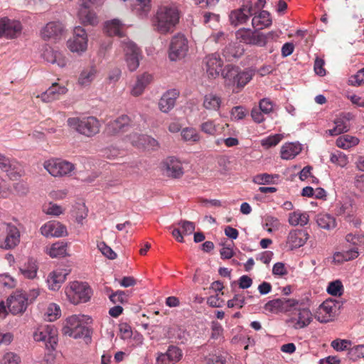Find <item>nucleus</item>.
Returning <instances> with one entry per match:
<instances>
[{
  "instance_id": "nucleus-1",
  "label": "nucleus",
  "mask_w": 364,
  "mask_h": 364,
  "mask_svg": "<svg viewBox=\"0 0 364 364\" xmlns=\"http://www.w3.org/2000/svg\"><path fill=\"white\" fill-rule=\"evenodd\" d=\"M180 19V12L175 4L160 6L155 14L153 26L154 29L161 34L173 31Z\"/></svg>"
},
{
  "instance_id": "nucleus-2",
  "label": "nucleus",
  "mask_w": 364,
  "mask_h": 364,
  "mask_svg": "<svg viewBox=\"0 0 364 364\" xmlns=\"http://www.w3.org/2000/svg\"><path fill=\"white\" fill-rule=\"evenodd\" d=\"M221 75L224 79V85L232 90L233 93H238L252 80L253 73L251 70H240L233 65H228L223 69Z\"/></svg>"
},
{
  "instance_id": "nucleus-3",
  "label": "nucleus",
  "mask_w": 364,
  "mask_h": 364,
  "mask_svg": "<svg viewBox=\"0 0 364 364\" xmlns=\"http://www.w3.org/2000/svg\"><path fill=\"white\" fill-rule=\"evenodd\" d=\"M85 316L73 315L63 323L62 333L74 338H90V330L84 324Z\"/></svg>"
},
{
  "instance_id": "nucleus-4",
  "label": "nucleus",
  "mask_w": 364,
  "mask_h": 364,
  "mask_svg": "<svg viewBox=\"0 0 364 364\" xmlns=\"http://www.w3.org/2000/svg\"><path fill=\"white\" fill-rule=\"evenodd\" d=\"M68 125L80 134L87 137L96 135L100 132V124L95 117L84 118L71 117L68 119Z\"/></svg>"
},
{
  "instance_id": "nucleus-5",
  "label": "nucleus",
  "mask_w": 364,
  "mask_h": 364,
  "mask_svg": "<svg viewBox=\"0 0 364 364\" xmlns=\"http://www.w3.org/2000/svg\"><path fill=\"white\" fill-rule=\"evenodd\" d=\"M65 294L72 304H77L89 301L92 291L86 283L73 282L66 288Z\"/></svg>"
},
{
  "instance_id": "nucleus-6",
  "label": "nucleus",
  "mask_w": 364,
  "mask_h": 364,
  "mask_svg": "<svg viewBox=\"0 0 364 364\" xmlns=\"http://www.w3.org/2000/svg\"><path fill=\"white\" fill-rule=\"evenodd\" d=\"M122 48L124 53V60L129 71H135L142 58L141 51L135 43L128 39L121 42Z\"/></svg>"
},
{
  "instance_id": "nucleus-7",
  "label": "nucleus",
  "mask_w": 364,
  "mask_h": 364,
  "mask_svg": "<svg viewBox=\"0 0 364 364\" xmlns=\"http://www.w3.org/2000/svg\"><path fill=\"white\" fill-rule=\"evenodd\" d=\"M299 304L293 307L292 310L297 311L296 316L287 321L289 326L294 329H301L308 326L313 320V314L308 307L305 306L304 300H299Z\"/></svg>"
},
{
  "instance_id": "nucleus-8",
  "label": "nucleus",
  "mask_w": 364,
  "mask_h": 364,
  "mask_svg": "<svg viewBox=\"0 0 364 364\" xmlns=\"http://www.w3.org/2000/svg\"><path fill=\"white\" fill-rule=\"evenodd\" d=\"M43 167L54 177L68 176L75 169L73 164L59 159H50L46 161L43 163Z\"/></svg>"
},
{
  "instance_id": "nucleus-9",
  "label": "nucleus",
  "mask_w": 364,
  "mask_h": 364,
  "mask_svg": "<svg viewBox=\"0 0 364 364\" xmlns=\"http://www.w3.org/2000/svg\"><path fill=\"white\" fill-rule=\"evenodd\" d=\"M188 40L182 34L173 36L170 46L168 57L171 61H176L183 58L188 52Z\"/></svg>"
},
{
  "instance_id": "nucleus-10",
  "label": "nucleus",
  "mask_w": 364,
  "mask_h": 364,
  "mask_svg": "<svg viewBox=\"0 0 364 364\" xmlns=\"http://www.w3.org/2000/svg\"><path fill=\"white\" fill-rule=\"evenodd\" d=\"M57 330L53 325H46L39 328L34 333L36 341H43L48 349L54 350L58 342Z\"/></svg>"
},
{
  "instance_id": "nucleus-11",
  "label": "nucleus",
  "mask_w": 364,
  "mask_h": 364,
  "mask_svg": "<svg viewBox=\"0 0 364 364\" xmlns=\"http://www.w3.org/2000/svg\"><path fill=\"white\" fill-rule=\"evenodd\" d=\"M253 15V5L250 0H245L242 6L232 11L229 15L231 25L237 26L245 23L250 16Z\"/></svg>"
},
{
  "instance_id": "nucleus-12",
  "label": "nucleus",
  "mask_w": 364,
  "mask_h": 364,
  "mask_svg": "<svg viewBox=\"0 0 364 364\" xmlns=\"http://www.w3.org/2000/svg\"><path fill=\"white\" fill-rule=\"evenodd\" d=\"M68 47L72 52H84L87 47V35L81 26H76L73 30V36L68 41Z\"/></svg>"
},
{
  "instance_id": "nucleus-13",
  "label": "nucleus",
  "mask_w": 364,
  "mask_h": 364,
  "mask_svg": "<svg viewBox=\"0 0 364 364\" xmlns=\"http://www.w3.org/2000/svg\"><path fill=\"white\" fill-rule=\"evenodd\" d=\"M299 301L294 299H276L269 301L264 306V309L272 313L287 312L292 310L293 307L297 306Z\"/></svg>"
},
{
  "instance_id": "nucleus-14",
  "label": "nucleus",
  "mask_w": 364,
  "mask_h": 364,
  "mask_svg": "<svg viewBox=\"0 0 364 364\" xmlns=\"http://www.w3.org/2000/svg\"><path fill=\"white\" fill-rule=\"evenodd\" d=\"M337 302L333 300H326L318 308L314 314L315 318L320 323L332 321L336 316Z\"/></svg>"
},
{
  "instance_id": "nucleus-15",
  "label": "nucleus",
  "mask_w": 364,
  "mask_h": 364,
  "mask_svg": "<svg viewBox=\"0 0 364 364\" xmlns=\"http://www.w3.org/2000/svg\"><path fill=\"white\" fill-rule=\"evenodd\" d=\"M28 298L21 291H16L7 299V306L14 314H21L27 308Z\"/></svg>"
},
{
  "instance_id": "nucleus-16",
  "label": "nucleus",
  "mask_w": 364,
  "mask_h": 364,
  "mask_svg": "<svg viewBox=\"0 0 364 364\" xmlns=\"http://www.w3.org/2000/svg\"><path fill=\"white\" fill-rule=\"evenodd\" d=\"M163 174L171 178H180L184 171L182 163L176 158L170 156L162 162Z\"/></svg>"
},
{
  "instance_id": "nucleus-17",
  "label": "nucleus",
  "mask_w": 364,
  "mask_h": 364,
  "mask_svg": "<svg viewBox=\"0 0 364 364\" xmlns=\"http://www.w3.org/2000/svg\"><path fill=\"white\" fill-rule=\"evenodd\" d=\"M205 70L209 78H216L222 72L223 62L217 53L208 55L203 59Z\"/></svg>"
},
{
  "instance_id": "nucleus-18",
  "label": "nucleus",
  "mask_w": 364,
  "mask_h": 364,
  "mask_svg": "<svg viewBox=\"0 0 364 364\" xmlns=\"http://www.w3.org/2000/svg\"><path fill=\"white\" fill-rule=\"evenodd\" d=\"M236 37L240 42L246 44L264 46L262 37L259 36L258 31H252L249 28H240L236 32Z\"/></svg>"
},
{
  "instance_id": "nucleus-19",
  "label": "nucleus",
  "mask_w": 364,
  "mask_h": 364,
  "mask_svg": "<svg viewBox=\"0 0 364 364\" xmlns=\"http://www.w3.org/2000/svg\"><path fill=\"white\" fill-rule=\"evenodd\" d=\"M43 235L49 237H63L68 235L66 227L57 221H50L45 224L41 228Z\"/></svg>"
},
{
  "instance_id": "nucleus-20",
  "label": "nucleus",
  "mask_w": 364,
  "mask_h": 364,
  "mask_svg": "<svg viewBox=\"0 0 364 364\" xmlns=\"http://www.w3.org/2000/svg\"><path fill=\"white\" fill-rule=\"evenodd\" d=\"M309 239V234L304 230L296 229L289 232L287 243L290 250L302 247Z\"/></svg>"
},
{
  "instance_id": "nucleus-21",
  "label": "nucleus",
  "mask_w": 364,
  "mask_h": 364,
  "mask_svg": "<svg viewBox=\"0 0 364 364\" xmlns=\"http://www.w3.org/2000/svg\"><path fill=\"white\" fill-rule=\"evenodd\" d=\"M5 239L0 242V247L6 250L12 249L19 243L20 232L15 225L8 224Z\"/></svg>"
},
{
  "instance_id": "nucleus-22",
  "label": "nucleus",
  "mask_w": 364,
  "mask_h": 364,
  "mask_svg": "<svg viewBox=\"0 0 364 364\" xmlns=\"http://www.w3.org/2000/svg\"><path fill=\"white\" fill-rule=\"evenodd\" d=\"M66 92L67 88L65 86H60L57 82H54L48 90L41 95H38L36 97H40L44 102H50L59 99L60 96L65 94Z\"/></svg>"
},
{
  "instance_id": "nucleus-23",
  "label": "nucleus",
  "mask_w": 364,
  "mask_h": 364,
  "mask_svg": "<svg viewBox=\"0 0 364 364\" xmlns=\"http://www.w3.org/2000/svg\"><path fill=\"white\" fill-rule=\"evenodd\" d=\"M352 118L350 113L340 115L334 120L335 127L326 131L331 136H336L347 132L350 129V120Z\"/></svg>"
},
{
  "instance_id": "nucleus-24",
  "label": "nucleus",
  "mask_w": 364,
  "mask_h": 364,
  "mask_svg": "<svg viewBox=\"0 0 364 364\" xmlns=\"http://www.w3.org/2000/svg\"><path fill=\"white\" fill-rule=\"evenodd\" d=\"M21 26L18 22L11 21L7 18L0 20V37L13 38L21 31Z\"/></svg>"
},
{
  "instance_id": "nucleus-25",
  "label": "nucleus",
  "mask_w": 364,
  "mask_h": 364,
  "mask_svg": "<svg viewBox=\"0 0 364 364\" xmlns=\"http://www.w3.org/2000/svg\"><path fill=\"white\" fill-rule=\"evenodd\" d=\"M178 95V91L175 89L166 92L159 100V109L164 113L168 112L175 106L176 100Z\"/></svg>"
},
{
  "instance_id": "nucleus-26",
  "label": "nucleus",
  "mask_w": 364,
  "mask_h": 364,
  "mask_svg": "<svg viewBox=\"0 0 364 364\" xmlns=\"http://www.w3.org/2000/svg\"><path fill=\"white\" fill-rule=\"evenodd\" d=\"M68 274L69 271L66 269H57L51 272L47 278L48 288L53 291L58 290Z\"/></svg>"
},
{
  "instance_id": "nucleus-27",
  "label": "nucleus",
  "mask_w": 364,
  "mask_h": 364,
  "mask_svg": "<svg viewBox=\"0 0 364 364\" xmlns=\"http://www.w3.org/2000/svg\"><path fill=\"white\" fill-rule=\"evenodd\" d=\"M130 118L125 114L119 117L117 119L109 122L105 131L109 135H114L124 130V129L130 124Z\"/></svg>"
},
{
  "instance_id": "nucleus-28",
  "label": "nucleus",
  "mask_w": 364,
  "mask_h": 364,
  "mask_svg": "<svg viewBox=\"0 0 364 364\" xmlns=\"http://www.w3.org/2000/svg\"><path fill=\"white\" fill-rule=\"evenodd\" d=\"M91 6L80 5L78 11V18L80 22L85 25L95 26L98 23L96 14L90 9Z\"/></svg>"
},
{
  "instance_id": "nucleus-29",
  "label": "nucleus",
  "mask_w": 364,
  "mask_h": 364,
  "mask_svg": "<svg viewBox=\"0 0 364 364\" xmlns=\"http://www.w3.org/2000/svg\"><path fill=\"white\" fill-rule=\"evenodd\" d=\"M63 32V26L59 22H50L41 31V36L44 40L55 38Z\"/></svg>"
},
{
  "instance_id": "nucleus-30",
  "label": "nucleus",
  "mask_w": 364,
  "mask_h": 364,
  "mask_svg": "<svg viewBox=\"0 0 364 364\" xmlns=\"http://www.w3.org/2000/svg\"><path fill=\"white\" fill-rule=\"evenodd\" d=\"M151 80L152 76L148 73H144L139 75L132 89L131 94L135 97L141 95L145 87L151 82Z\"/></svg>"
},
{
  "instance_id": "nucleus-31",
  "label": "nucleus",
  "mask_w": 364,
  "mask_h": 364,
  "mask_svg": "<svg viewBox=\"0 0 364 364\" xmlns=\"http://www.w3.org/2000/svg\"><path fill=\"white\" fill-rule=\"evenodd\" d=\"M38 267L36 261L30 258L26 262L19 267L21 274L27 279H33L36 277Z\"/></svg>"
},
{
  "instance_id": "nucleus-32",
  "label": "nucleus",
  "mask_w": 364,
  "mask_h": 364,
  "mask_svg": "<svg viewBox=\"0 0 364 364\" xmlns=\"http://www.w3.org/2000/svg\"><path fill=\"white\" fill-rule=\"evenodd\" d=\"M301 151V144L298 143H288L282 146L281 157L289 160L294 159Z\"/></svg>"
},
{
  "instance_id": "nucleus-33",
  "label": "nucleus",
  "mask_w": 364,
  "mask_h": 364,
  "mask_svg": "<svg viewBox=\"0 0 364 364\" xmlns=\"http://www.w3.org/2000/svg\"><path fill=\"white\" fill-rule=\"evenodd\" d=\"M97 75V70L94 66L85 68L80 73L78 77V83L82 87L89 86L95 80Z\"/></svg>"
},
{
  "instance_id": "nucleus-34",
  "label": "nucleus",
  "mask_w": 364,
  "mask_h": 364,
  "mask_svg": "<svg viewBox=\"0 0 364 364\" xmlns=\"http://www.w3.org/2000/svg\"><path fill=\"white\" fill-rule=\"evenodd\" d=\"M244 52V49L240 46L235 43H229L223 51V56L228 61L240 58Z\"/></svg>"
},
{
  "instance_id": "nucleus-35",
  "label": "nucleus",
  "mask_w": 364,
  "mask_h": 364,
  "mask_svg": "<svg viewBox=\"0 0 364 364\" xmlns=\"http://www.w3.org/2000/svg\"><path fill=\"white\" fill-rule=\"evenodd\" d=\"M272 23L269 13L267 11H262L257 16H255L252 20V25L254 28L262 29L267 27Z\"/></svg>"
},
{
  "instance_id": "nucleus-36",
  "label": "nucleus",
  "mask_w": 364,
  "mask_h": 364,
  "mask_svg": "<svg viewBox=\"0 0 364 364\" xmlns=\"http://www.w3.org/2000/svg\"><path fill=\"white\" fill-rule=\"evenodd\" d=\"M222 100L218 95L210 93L205 95L203 100V107L209 110L218 111L221 105Z\"/></svg>"
},
{
  "instance_id": "nucleus-37",
  "label": "nucleus",
  "mask_w": 364,
  "mask_h": 364,
  "mask_svg": "<svg viewBox=\"0 0 364 364\" xmlns=\"http://www.w3.org/2000/svg\"><path fill=\"white\" fill-rule=\"evenodd\" d=\"M317 225L324 230H331L336 228V219L329 214H318L316 216Z\"/></svg>"
},
{
  "instance_id": "nucleus-38",
  "label": "nucleus",
  "mask_w": 364,
  "mask_h": 364,
  "mask_svg": "<svg viewBox=\"0 0 364 364\" xmlns=\"http://www.w3.org/2000/svg\"><path fill=\"white\" fill-rule=\"evenodd\" d=\"M309 215L306 213H300L294 211L289 214V223L293 226L301 225L304 226L309 222Z\"/></svg>"
},
{
  "instance_id": "nucleus-39",
  "label": "nucleus",
  "mask_w": 364,
  "mask_h": 364,
  "mask_svg": "<svg viewBox=\"0 0 364 364\" xmlns=\"http://www.w3.org/2000/svg\"><path fill=\"white\" fill-rule=\"evenodd\" d=\"M122 23L117 19H113L111 21L107 22L105 26V31L109 36H122Z\"/></svg>"
},
{
  "instance_id": "nucleus-40",
  "label": "nucleus",
  "mask_w": 364,
  "mask_h": 364,
  "mask_svg": "<svg viewBox=\"0 0 364 364\" xmlns=\"http://www.w3.org/2000/svg\"><path fill=\"white\" fill-rule=\"evenodd\" d=\"M67 244L63 242H58L54 243L49 250V255L51 257H65L66 253Z\"/></svg>"
},
{
  "instance_id": "nucleus-41",
  "label": "nucleus",
  "mask_w": 364,
  "mask_h": 364,
  "mask_svg": "<svg viewBox=\"0 0 364 364\" xmlns=\"http://www.w3.org/2000/svg\"><path fill=\"white\" fill-rule=\"evenodd\" d=\"M358 143V139L357 138L349 135H344L336 139V145L343 149H349L353 145H355Z\"/></svg>"
},
{
  "instance_id": "nucleus-42",
  "label": "nucleus",
  "mask_w": 364,
  "mask_h": 364,
  "mask_svg": "<svg viewBox=\"0 0 364 364\" xmlns=\"http://www.w3.org/2000/svg\"><path fill=\"white\" fill-rule=\"evenodd\" d=\"M166 353L172 364H175L178 362L183 355L181 350L175 346H168Z\"/></svg>"
},
{
  "instance_id": "nucleus-43",
  "label": "nucleus",
  "mask_w": 364,
  "mask_h": 364,
  "mask_svg": "<svg viewBox=\"0 0 364 364\" xmlns=\"http://www.w3.org/2000/svg\"><path fill=\"white\" fill-rule=\"evenodd\" d=\"M181 136L186 141L196 142L200 140V136L193 128H185L181 131Z\"/></svg>"
},
{
  "instance_id": "nucleus-44",
  "label": "nucleus",
  "mask_w": 364,
  "mask_h": 364,
  "mask_svg": "<svg viewBox=\"0 0 364 364\" xmlns=\"http://www.w3.org/2000/svg\"><path fill=\"white\" fill-rule=\"evenodd\" d=\"M343 287L340 280H336L329 283L327 292L334 296H340L343 294Z\"/></svg>"
},
{
  "instance_id": "nucleus-45",
  "label": "nucleus",
  "mask_w": 364,
  "mask_h": 364,
  "mask_svg": "<svg viewBox=\"0 0 364 364\" xmlns=\"http://www.w3.org/2000/svg\"><path fill=\"white\" fill-rule=\"evenodd\" d=\"M352 342L350 340L337 338L333 340L331 346L336 351H343L350 349Z\"/></svg>"
},
{
  "instance_id": "nucleus-46",
  "label": "nucleus",
  "mask_w": 364,
  "mask_h": 364,
  "mask_svg": "<svg viewBox=\"0 0 364 364\" xmlns=\"http://www.w3.org/2000/svg\"><path fill=\"white\" fill-rule=\"evenodd\" d=\"M336 213L337 215H343L349 218L353 215V210L350 203H339L336 207Z\"/></svg>"
},
{
  "instance_id": "nucleus-47",
  "label": "nucleus",
  "mask_w": 364,
  "mask_h": 364,
  "mask_svg": "<svg viewBox=\"0 0 364 364\" xmlns=\"http://www.w3.org/2000/svg\"><path fill=\"white\" fill-rule=\"evenodd\" d=\"M348 355L353 360L364 358V345H358L350 348Z\"/></svg>"
},
{
  "instance_id": "nucleus-48",
  "label": "nucleus",
  "mask_w": 364,
  "mask_h": 364,
  "mask_svg": "<svg viewBox=\"0 0 364 364\" xmlns=\"http://www.w3.org/2000/svg\"><path fill=\"white\" fill-rule=\"evenodd\" d=\"M283 136L279 134L269 136L261 141V144L266 149H269L272 146L277 145L282 140Z\"/></svg>"
},
{
  "instance_id": "nucleus-49",
  "label": "nucleus",
  "mask_w": 364,
  "mask_h": 364,
  "mask_svg": "<svg viewBox=\"0 0 364 364\" xmlns=\"http://www.w3.org/2000/svg\"><path fill=\"white\" fill-rule=\"evenodd\" d=\"M76 222L82 224V220L87 216V209L84 204H79L75 210L74 215Z\"/></svg>"
},
{
  "instance_id": "nucleus-50",
  "label": "nucleus",
  "mask_w": 364,
  "mask_h": 364,
  "mask_svg": "<svg viewBox=\"0 0 364 364\" xmlns=\"http://www.w3.org/2000/svg\"><path fill=\"white\" fill-rule=\"evenodd\" d=\"M278 178V176L262 173L256 175L253 178V182L257 184H270L272 183L273 178Z\"/></svg>"
},
{
  "instance_id": "nucleus-51",
  "label": "nucleus",
  "mask_w": 364,
  "mask_h": 364,
  "mask_svg": "<svg viewBox=\"0 0 364 364\" xmlns=\"http://www.w3.org/2000/svg\"><path fill=\"white\" fill-rule=\"evenodd\" d=\"M99 250L102 254L109 259H114L117 258V254L112 250V249L107 245L105 242H100L97 245Z\"/></svg>"
},
{
  "instance_id": "nucleus-52",
  "label": "nucleus",
  "mask_w": 364,
  "mask_h": 364,
  "mask_svg": "<svg viewBox=\"0 0 364 364\" xmlns=\"http://www.w3.org/2000/svg\"><path fill=\"white\" fill-rule=\"evenodd\" d=\"M177 225L182 228V234L185 235H191L196 229L195 223L188 220H181Z\"/></svg>"
},
{
  "instance_id": "nucleus-53",
  "label": "nucleus",
  "mask_w": 364,
  "mask_h": 364,
  "mask_svg": "<svg viewBox=\"0 0 364 364\" xmlns=\"http://www.w3.org/2000/svg\"><path fill=\"white\" fill-rule=\"evenodd\" d=\"M146 135H141L137 133H133L127 136V140L135 146L144 145L146 142Z\"/></svg>"
},
{
  "instance_id": "nucleus-54",
  "label": "nucleus",
  "mask_w": 364,
  "mask_h": 364,
  "mask_svg": "<svg viewBox=\"0 0 364 364\" xmlns=\"http://www.w3.org/2000/svg\"><path fill=\"white\" fill-rule=\"evenodd\" d=\"M43 212L47 215H59L63 213L62 208L55 203H50L43 207Z\"/></svg>"
},
{
  "instance_id": "nucleus-55",
  "label": "nucleus",
  "mask_w": 364,
  "mask_h": 364,
  "mask_svg": "<svg viewBox=\"0 0 364 364\" xmlns=\"http://www.w3.org/2000/svg\"><path fill=\"white\" fill-rule=\"evenodd\" d=\"M19 356L12 352H9L4 354L0 364H19Z\"/></svg>"
},
{
  "instance_id": "nucleus-56",
  "label": "nucleus",
  "mask_w": 364,
  "mask_h": 364,
  "mask_svg": "<svg viewBox=\"0 0 364 364\" xmlns=\"http://www.w3.org/2000/svg\"><path fill=\"white\" fill-rule=\"evenodd\" d=\"M259 108L264 114H269L273 110V103L268 98H263L259 102Z\"/></svg>"
},
{
  "instance_id": "nucleus-57",
  "label": "nucleus",
  "mask_w": 364,
  "mask_h": 364,
  "mask_svg": "<svg viewBox=\"0 0 364 364\" xmlns=\"http://www.w3.org/2000/svg\"><path fill=\"white\" fill-rule=\"evenodd\" d=\"M14 168L13 161L4 154H0V168L8 172Z\"/></svg>"
},
{
  "instance_id": "nucleus-58",
  "label": "nucleus",
  "mask_w": 364,
  "mask_h": 364,
  "mask_svg": "<svg viewBox=\"0 0 364 364\" xmlns=\"http://www.w3.org/2000/svg\"><path fill=\"white\" fill-rule=\"evenodd\" d=\"M245 304V297L242 295L235 294L232 299L228 301V307L233 308L238 307L242 308Z\"/></svg>"
},
{
  "instance_id": "nucleus-59",
  "label": "nucleus",
  "mask_w": 364,
  "mask_h": 364,
  "mask_svg": "<svg viewBox=\"0 0 364 364\" xmlns=\"http://www.w3.org/2000/svg\"><path fill=\"white\" fill-rule=\"evenodd\" d=\"M14 190L15 193L20 196H26L28 193V187L24 182H17L14 184Z\"/></svg>"
},
{
  "instance_id": "nucleus-60",
  "label": "nucleus",
  "mask_w": 364,
  "mask_h": 364,
  "mask_svg": "<svg viewBox=\"0 0 364 364\" xmlns=\"http://www.w3.org/2000/svg\"><path fill=\"white\" fill-rule=\"evenodd\" d=\"M247 112L242 106L234 107L231 110L232 117L237 120L242 119L246 116Z\"/></svg>"
},
{
  "instance_id": "nucleus-61",
  "label": "nucleus",
  "mask_w": 364,
  "mask_h": 364,
  "mask_svg": "<svg viewBox=\"0 0 364 364\" xmlns=\"http://www.w3.org/2000/svg\"><path fill=\"white\" fill-rule=\"evenodd\" d=\"M202 132L205 134L213 135L216 132V128L213 121H207L200 125Z\"/></svg>"
},
{
  "instance_id": "nucleus-62",
  "label": "nucleus",
  "mask_w": 364,
  "mask_h": 364,
  "mask_svg": "<svg viewBox=\"0 0 364 364\" xmlns=\"http://www.w3.org/2000/svg\"><path fill=\"white\" fill-rule=\"evenodd\" d=\"M57 53V50H54L51 48H46L43 53V58L48 63L55 64V58H56Z\"/></svg>"
},
{
  "instance_id": "nucleus-63",
  "label": "nucleus",
  "mask_w": 364,
  "mask_h": 364,
  "mask_svg": "<svg viewBox=\"0 0 364 364\" xmlns=\"http://www.w3.org/2000/svg\"><path fill=\"white\" fill-rule=\"evenodd\" d=\"M350 82L353 85L359 86L364 84V68L360 70L356 75L353 76Z\"/></svg>"
},
{
  "instance_id": "nucleus-64",
  "label": "nucleus",
  "mask_w": 364,
  "mask_h": 364,
  "mask_svg": "<svg viewBox=\"0 0 364 364\" xmlns=\"http://www.w3.org/2000/svg\"><path fill=\"white\" fill-rule=\"evenodd\" d=\"M109 299L114 304H123L126 301L125 294L123 291H117L109 295Z\"/></svg>"
}]
</instances>
